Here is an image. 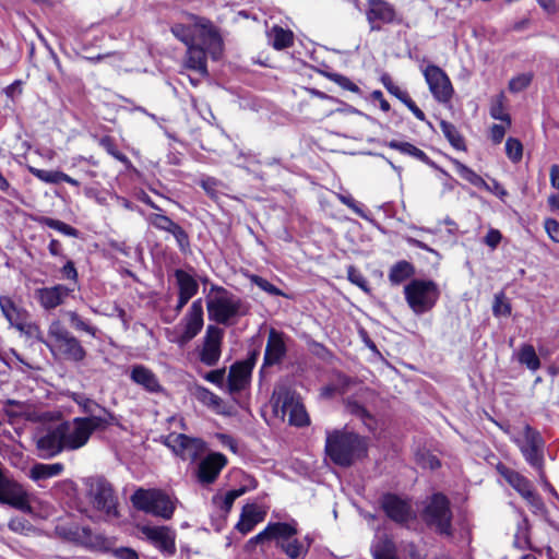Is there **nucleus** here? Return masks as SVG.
<instances>
[{
	"label": "nucleus",
	"instance_id": "nucleus-1",
	"mask_svg": "<svg viewBox=\"0 0 559 559\" xmlns=\"http://www.w3.org/2000/svg\"><path fill=\"white\" fill-rule=\"evenodd\" d=\"M115 420L110 412L105 416L75 417L58 425L66 451H75L83 448L94 431L106 430Z\"/></svg>",
	"mask_w": 559,
	"mask_h": 559
},
{
	"label": "nucleus",
	"instance_id": "nucleus-2",
	"mask_svg": "<svg viewBox=\"0 0 559 559\" xmlns=\"http://www.w3.org/2000/svg\"><path fill=\"white\" fill-rule=\"evenodd\" d=\"M325 452L336 465L347 467L367 453L365 440L344 430L326 432Z\"/></svg>",
	"mask_w": 559,
	"mask_h": 559
},
{
	"label": "nucleus",
	"instance_id": "nucleus-3",
	"mask_svg": "<svg viewBox=\"0 0 559 559\" xmlns=\"http://www.w3.org/2000/svg\"><path fill=\"white\" fill-rule=\"evenodd\" d=\"M209 319L228 325L249 312V305L222 286L213 285L206 299Z\"/></svg>",
	"mask_w": 559,
	"mask_h": 559
},
{
	"label": "nucleus",
	"instance_id": "nucleus-4",
	"mask_svg": "<svg viewBox=\"0 0 559 559\" xmlns=\"http://www.w3.org/2000/svg\"><path fill=\"white\" fill-rule=\"evenodd\" d=\"M297 528L293 523L275 522L267 526L258 535L250 539V543L259 544L273 540L276 547L285 552L290 559L304 558L309 549V544L305 545L295 536Z\"/></svg>",
	"mask_w": 559,
	"mask_h": 559
},
{
	"label": "nucleus",
	"instance_id": "nucleus-5",
	"mask_svg": "<svg viewBox=\"0 0 559 559\" xmlns=\"http://www.w3.org/2000/svg\"><path fill=\"white\" fill-rule=\"evenodd\" d=\"M136 510L170 520L176 509V501L160 489H136L131 496Z\"/></svg>",
	"mask_w": 559,
	"mask_h": 559
},
{
	"label": "nucleus",
	"instance_id": "nucleus-6",
	"mask_svg": "<svg viewBox=\"0 0 559 559\" xmlns=\"http://www.w3.org/2000/svg\"><path fill=\"white\" fill-rule=\"evenodd\" d=\"M404 295L412 311L419 316L435 307L439 299L440 290L432 281L412 280L405 285Z\"/></svg>",
	"mask_w": 559,
	"mask_h": 559
},
{
	"label": "nucleus",
	"instance_id": "nucleus-7",
	"mask_svg": "<svg viewBox=\"0 0 559 559\" xmlns=\"http://www.w3.org/2000/svg\"><path fill=\"white\" fill-rule=\"evenodd\" d=\"M48 336L52 338L55 348L66 360L81 362L85 359V348L59 320L50 323Z\"/></svg>",
	"mask_w": 559,
	"mask_h": 559
},
{
	"label": "nucleus",
	"instance_id": "nucleus-8",
	"mask_svg": "<svg viewBox=\"0 0 559 559\" xmlns=\"http://www.w3.org/2000/svg\"><path fill=\"white\" fill-rule=\"evenodd\" d=\"M424 522L442 535H452V511L448 498L442 493L432 495L423 511Z\"/></svg>",
	"mask_w": 559,
	"mask_h": 559
},
{
	"label": "nucleus",
	"instance_id": "nucleus-9",
	"mask_svg": "<svg viewBox=\"0 0 559 559\" xmlns=\"http://www.w3.org/2000/svg\"><path fill=\"white\" fill-rule=\"evenodd\" d=\"M513 441L519 447L525 461L532 467L542 472L545 442L540 433L530 425H525L522 433L514 437Z\"/></svg>",
	"mask_w": 559,
	"mask_h": 559
},
{
	"label": "nucleus",
	"instance_id": "nucleus-10",
	"mask_svg": "<svg viewBox=\"0 0 559 559\" xmlns=\"http://www.w3.org/2000/svg\"><path fill=\"white\" fill-rule=\"evenodd\" d=\"M55 532L62 540L87 549H100L105 545V538L102 535L93 533L88 526L74 522L58 524Z\"/></svg>",
	"mask_w": 559,
	"mask_h": 559
},
{
	"label": "nucleus",
	"instance_id": "nucleus-11",
	"mask_svg": "<svg viewBox=\"0 0 559 559\" xmlns=\"http://www.w3.org/2000/svg\"><path fill=\"white\" fill-rule=\"evenodd\" d=\"M87 497L95 509L108 515H118L117 498L112 486L105 478L94 477L86 480Z\"/></svg>",
	"mask_w": 559,
	"mask_h": 559
},
{
	"label": "nucleus",
	"instance_id": "nucleus-12",
	"mask_svg": "<svg viewBox=\"0 0 559 559\" xmlns=\"http://www.w3.org/2000/svg\"><path fill=\"white\" fill-rule=\"evenodd\" d=\"M273 400L275 409L281 411L283 416L288 415L290 425L297 427L308 425V414L294 392L286 388H281L274 392Z\"/></svg>",
	"mask_w": 559,
	"mask_h": 559
},
{
	"label": "nucleus",
	"instance_id": "nucleus-13",
	"mask_svg": "<svg viewBox=\"0 0 559 559\" xmlns=\"http://www.w3.org/2000/svg\"><path fill=\"white\" fill-rule=\"evenodd\" d=\"M174 453L185 461H195L205 450V443L199 438H191L183 433H170L165 440Z\"/></svg>",
	"mask_w": 559,
	"mask_h": 559
},
{
	"label": "nucleus",
	"instance_id": "nucleus-14",
	"mask_svg": "<svg viewBox=\"0 0 559 559\" xmlns=\"http://www.w3.org/2000/svg\"><path fill=\"white\" fill-rule=\"evenodd\" d=\"M423 74L429 86V90L439 103H447L453 95V87L447 73L435 64L427 66Z\"/></svg>",
	"mask_w": 559,
	"mask_h": 559
},
{
	"label": "nucleus",
	"instance_id": "nucleus-15",
	"mask_svg": "<svg viewBox=\"0 0 559 559\" xmlns=\"http://www.w3.org/2000/svg\"><path fill=\"white\" fill-rule=\"evenodd\" d=\"M365 14L371 32H379L382 25L396 21L395 8L385 0H367Z\"/></svg>",
	"mask_w": 559,
	"mask_h": 559
},
{
	"label": "nucleus",
	"instance_id": "nucleus-16",
	"mask_svg": "<svg viewBox=\"0 0 559 559\" xmlns=\"http://www.w3.org/2000/svg\"><path fill=\"white\" fill-rule=\"evenodd\" d=\"M146 539L160 552L170 557L176 554V533L168 526H138Z\"/></svg>",
	"mask_w": 559,
	"mask_h": 559
},
{
	"label": "nucleus",
	"instance_id": "nucleus-17",
	"mask_svg": "<svg viewBox=\"0 0 559 559\" xmlns=\"http://www.w3.org/2000/svg\"><path fill=\"white\" fill-rule=\"evenodd\" d=\"M224 336V331L216 325H209L206 328V332L203 338V345L200 350L199 357L200 360L209 366H215L222 353V341Z\"/></svg>",
	"mask_w": 559,
	"mask_h": 559
},
{
	"label": "nucleus",
	"instance_id": "nucleus-18",
	"mask_svg": "<svg viewBox=\"0 0 559 559\" xmlns=\"http://www.w3.org/2000/svg\"><path fill=\"white\" fill-rule=\"evenodd\" d=\"M185 330L178 342L183 345L194 338L203 328V305L202 299L192 302L183 318Z\"/></svg>",
	"mask_w": 559,
	"mask_h": 559
},
{
	"label": "nucleus",
	"instance_id": "nucleus-19",
	"mask_svg": "<svg viewBox=\"0 0 559 559\" xmlns=\"http://www.w3.org/2000/svg\"><path fill=\"white\" fill-rule=\"evenodd\" d=\"M226 464L227 459L224 454L218 452L210 453L199 463L198 480L203 485L214 483Z\"/></svg>",
	"mask_w": 559,
	"mask_h": 559
},
{
	"label": "nucleus",
	"instance_id": "nucleus-20",
	"mask_svg": "<svg viewBox=\"0 0 559 559\" xmlns=\"http://www.w3.org/2000/svg\"><path fill=\"white\" fill-rule=\"evenodd\" d=\"M146 219L154 228L171 234L181 250H186L189 247L188 233L168 216L154 213L150 214Z\"/></svg>",
	"mask_w": 559,
	"mask_h": 559
},
{
	"label": "nucleus",
	"instance_id": "nucleus-21",
	"mask_svg": "<svg viewBox=\"0 0 559 559\" xmlns=\"http://www.w3.org/2000/svg\"><path fill=\"white\" fill-rule=\"evenodd\" d=\"M36 448L41 459H51L66 450L58 425L37 439Z\"/></svg>",
	"mask_w": 559,
	"mask_h": 559
},
{
	"label": "nucleus",
	"instance_id": "nucleus-22",
	"mask_svg": "<svg viewBox=\"0 0 559 559\" xmlns=\"http://www.w3.org/2000/svg\"><path fill=\"white\" fill-rule=\"evenodd\" d=\"M287 352L284 341V334L274 329H271L267 336V342L264 352L263 367L274 366L280 364L285 357Z\"/></svg>",
	"mask_w": 559,
	"mask_h": 559
},
{
	"label": "nucleus",
	"instance_id": "nucleus-23",
	"mask_svg": "<svg viewBox=\"0 0 559 559\" xmlns=\"http://www.w3.org/2000/svg\"><path fill=\"white\" fill-rule=\"evenodd\" d=\"M381 506L385 514L394 522L405 523L412 518L411 504L396 495H384L381 501Z\"/></svg>",
	"mask_w": 559,
	"mask_h": 559
},
{
	"label": "nucleus",
	"instance_id": "nucleus-24",
	"mask_svg": "<svg viewBox=\"0 0 559 559\" xmlns=\"http://www.w3.org/2000/svg\"><path fill=\"white\" fill-rule=\"evenodd\" d=\"M72 290L66 285L58 284L51 287L37 288L35 297L44 309L51 310L60 306Z\"/></svg>",
	"mask_w": 559,
	"mask_h": 559
},
{
	"label": "nucleus",
	"instance_id": "nucleus-25",
	"mask_svg": "<svg viewBox=\"0 0 559 559\" xmlns=\"http://www.w3.org/2000/svg\"><path fill=\"white\" fill-rule=\"evenodd\" d=\"M203 45L212 59L218 60L223 53V39L213 24L204 20L200 23Z\"/></svg>",
	"mask_w": 559,
	"mask_h": 559
},
{
	"label": "nucleus",
	"instance_id": "nucleus-26",
	"mask_svg": "<svg viewBox=\"0 0 559 559\" xmlns=\"http://www.w3.org/2000/svg\"><path fill=\"white\" fill-rule=\"evenodd\" d=\"M253 369L252 361H238L230 367L228 374V389L239 392L247 385Z\"/></svg>",
	"mask_w": 559,
	"mask_h": 559
},
{
	"label": "nucleus",
	"instance_id": "nucleus-27",
	"mask_svg": "<svg viewBox=\"0 0 559 559\" xmlns=\"http://www.w3.org/2000/svg\"><path fill=\"white\" fill-rule=\"evenodd\" d=\"M0 309L10 325L23 331L26 324L27 312L17 307L8 296H0Z\"/></svg>",
	"mask_w": 559,
	"mask_h": 559
},
{
	"label": "nucleus",
	"instance_id": "nucleus-28",
	"mask_svg": "<svg viewBox=\"0 0 559 559\" xmlns=\"http://www.w3.org/2000/svg\"><path fill=\"white\" fill-rule=\"evenodd\" d=\"M130 378L136 384L143 386L150 393H158L162 391V385L157 377L148 368L138 365L131 370Z\"/></svg>",
	"mask_w": 559,
	"mask_h": 559
},
{
	"label": "nucleus",
	"instance_id": "nucleus-29",
	"mask_svg": "<svg viewBox=\"0 0 559 559\" xmlns=\"http://www.w3.org/2000/svg\"><path fill=\"white\" fill-rule=\"evenodd\" d=\"M382 83L384 84V86L389 91V93H391L397 99H400L414 114V116L418 120H420V121L426 120V116H425L424 111L415 104V102L409 97V95L406 91H403L400 86L394 84L389 76H383Z\"/></svg>",
	"mask_w": 559,
	"mask_h": 559
},
{
	"label": "nucleus",
	"instance_id": "nucleus-30",
	"mask_svg": "<svg viewBox=\"0 0 559 559\" xmlns=\"http://www.w3.org/2000/svg\"><path fill=\"white\" fill-rule=\"evenodd\" d=\"M497 471L522 497L533 488L531 481L526 477L503 464H499L497 466Z\"/></svg>",
	"mask_w": 559,
	"mask_h": 559
},
{
	"label": "nucleus",
	"instance_id": "nucleus-31",
	"mask_svg": "<svg viewBox=\"0 0 559 559\" xmlns=\"http://www.w3.org/2000/svg\"><path fill=\"white\" fill-rule=\"evenodd\" d=\"M191 394L209 408L218 414H225L223 400L205 386L195 384L191 388Z\"/></svg>",
	"mask_w": 559,
	"mask_h": 559
},
{
	"label": "nucleus",
	"instance_id": "nucleus-32",
	"mask_svg": "<svg viewBox=\"0 0 559 559\" xmlns=\"http://www.w3.org/2000/svg\"><path fill=\"white\" fill-rule=\"evenodd\" d=\"M186 67L199 72L202 75H207L206 68V52L205 49L198 45L187 46Z\"/></svg>",
	"mask_w": 559,
	"mask_h": 559
},
{
	"label": "nucleus",
	"instance_id": "nucleus-33",
	"mask_svg": "<svg viewBox=\"0 0 559 559\" xmlns=\"http://www.w3.org/2000/svg\"><path fill=\"white\" fill-rule=\"evenodd\" d=\"M262 520V513L259 511L257 506L247 504L242 509L240 520L237 523L236 528L242 534H247Z\"/></svg>",
	"mask_w": 559,
	"mask_h": 559
},
{
	"label": "nucleus",
	"instance_id": "nucleus-34",
	"mask_svg": "<svg viewBox=\"0 0 559 559\" xmlns=\"http://www.w3.org/2000/svg\"><path fill=\"white\" fill-rule=\"evenodd\" d=\"M178 285V295L191 299L198 294L199 284L195 278L183 270H176L174 273Z\"/></svg>",
	"mask_w": 559,
	"mask_h": 559
},
{
	"label": "nucleus",
	"instance_id": "nucleus-35",
	"mask_svg": "<svg viewBox=\"0 0 559 559\" xmlns=\"http://www.w3.org/2000/svg\"><path fill=\"white\" fill-rule=\"evenodd\" d=\"M267 39L273 48L282 50L293 45L294 34L289 29L275 25L267 32Z\"/></svg>",
	"mask_w": 559,
	"mask_h": 559
},
{
	"label": "nucleus",
	"instance_id": "nucleus-36",
	"mask_svg": "<svg viewBox=\"0 0 559 559\" xmlns=\"http://www.w3.org/2000/svg\"><path fill=\"white\" fill-rule=\"evenodd\" d=\"M390 148L396 150L402 154L409 155L425 164L433 165L428 155L420 148L416 147L409 142H402L397 140H392L386 144Z\"/></svg>",
	"mask_w": 559,
	"mask_h": 559
},
{
	"label": "nucleus",
	"instance_id": "nucleus-37",
	"mask_svg": "<svg viewBox=\"0 0 559 559\" xmlns=\"http://www.w3.org/2000/svg\"><path fill=\"white\" fill-rule=\"evenodd\" d=\"M63 468L64 466L61 463H37L31 468L29 477L35 481H38L40 479H48L50 477L60 475L63 472Z\"/></svg>",
	"mask_w": 559,
	"mask_h": 559
},
{
	"label": "nucleus",
	"instance_id": "nucleus-38",
	"mask_svg": "<svg viewBox=\"0 0 559 559\" xmlns=\"http://www.w3.org/2000/svg\"><path fill=\"white\" fill-rule=\"evenodd\" d=\"M415 273V267L412 263L403 260L395 263L389 273V280L393 285H399L412 277Z\"/></svg>",
	"mask_w": 559,
	"mask_h": 559
},
{
	"label": "nucleus",
	"instance_id": "nucleus-39",
	"mask_svg": "<svg viewBox=\"0 0 559 559\" xmlns=\"http://www.w3.org/2000/svg\"><path fill=\"white\" fill-rule=\"evenodd\" d=\"M72 400L82 408V411L87 414V416H105V412H108L106 408L102 407L95 401L86 397L81 393H73Z\"/></svg>",
	"mask_w": 559,
	"mask_h": 559
},
{
	"label": "nucleus",
	"instance_id": "nucleus-40",
	"mask_svg": "<svg viewBox=\"0 0 559 559\" xmlns=\"http://www.w3.org/2000/svg\"><path fill=\"white\" fill-rule=\"evenodd\" d=\"M440 128L447 140L454 148L459 151L466 150L464 139L454 124L445 120H441Z\"/></svg>",
	"mask_w": 559,
	"mask_h": 559
},
{
	"label": "nucleus",
	"instance_id": "nucleus-41",
	"mask_svg": "<svg viewBox=\"0 0 559 559\" xmlns=\"http://www.w3.org/2000/svg\"><path fill=\"white\" fill-rule=\"evenodd\" d=\"M453 165L456 170V173L466 181L472 183L475 187L486 188L490 190L489 186L486 183V181L477 175L473 169L464 165L463 163L459 162L457 159H453Z\"/></svg>",
	"mask_w": 559,
	"mask_h": 559
},
{
	"label": "nucleus",
	"instance_id": "nucleus-42",
	"mask_svg": "<svg viewBox=\"0 0 559 559\" xmlns=\"http://www.w3.org/2000/svg\"><path fill=\"white\" fill-rule=\"evenodd\" d=\"M64 316L68 318L70 325L80 332H85L88 335L96 337L98 332L97 328L93 326L88 321L84 320L78 312L75 311H66Z\"/></svg>",
	"mask_w": 559,
	"mask_h": 559
},
{
	"label": "nucleus",
	"instance_id": "nucleus-43",
	"mask_svg": "<svg viewBox=\"0 0 559 559\" xmlns=\"http://www.w3.org/2000/svg\"><path fill=\"white\" fill-rule=\"evenodd\" d=\"M374 559H392L396 558V549L394 543L388 537L380 538L372 547Z\"/></svg>",
	"mask_w": 559,
	"mask_h": 559
},
{
	"label": "nucleus",
	"instance_id": "nucleus-44",
	"mask_svg": "<svg viewBox=\"0 0 559 559\" xmlns=\"http://www.w3.org/2000/svg\"><path fill=\"white\" fill-rule=\"evenodd\" d=\"M345 406L348 413L360 418L369 429L373 428L374 420L361 404H359L357 401L353 399H347L345 402Z\"/></svg>",
	"mask_w": 559,
	"mask_h": 559
},
{
	"label": "nucleus",
	"instance_id": "nucleus-45",
	"mask_svg": "<svg viewBox=\"0 0 559 559\" xmlns=\"http://www.w3.org/2000/svg\"><path fill=\"white\" fill-rule=\"evenodd\" d=\"M519 361L533 371H536L540 367V360L532 345H523L521 347Z\"/></svg>",
	"mask_w": 559,
	"mask_h": 559
},
{
	"label": "nucleus",
	"instance_id": "nucleus-46",
	"mask_svg": "<svg viewBox=\"0 0 559 559\" xmlns=\"http://www.w3.org/2000/svg\"><path fill=\"white\" fill-rule=\"evenodd\" d=\"M40 223L44 224L45 226L49 227V228H52V229H56L58 231H60L61 234L66 235V236H70V237H78L79 236V230L68 224H66L64 222H61L59 219H55V218H51V217H43L40 219Z\"/></svg>",
	"mask_w": 559,
	"mask_h": 559
},
{
	"label": "nucleus",
	"instance_id": "nucleus-47",
	"mask_svg": "<svg viewBox=\"0 0 559 559\" xmlns=\"http://www.w3.org/2000/svg\"><path fill=\"white\" fill-rule=\"evenodd\" d=\"M245 491V488L229 490L224 497H214L213 502L227 513L230 511L235 500L242 496Z\"/></svg>",
	"mask_w": 559,
	"mask_h": 559
},
{
	"label": "nucleus",
	"instance_id": "nucleus-48",
	"mask_svg": "<svg viewBox=\"0 0 559 559\" xmlns=\"http://www.w3.org/2000/svg\"><path fill=\"white\" fill-rule=\"evenodd\" d=\"M506 154L513 163H519L523 156L522 143L515 138H508L506 141Z\"/></svg>",
	"mask_w": 559,
	"mask_h": 559
},
{
	"label": "nucleus",
	"instance_id": "nucleus-49",
	"mask_svg": "<svg viewBox=\"0 0 559 559\" xmlns=\"http://www.w3.org/2000/svg\"><path fill=\"white\" fill-rule=\"evenodd\" d=\"M98 143H99V145L104 150H106V152L109 155H111L117 160H120V162H127L128 160V157L123 153L118 151V148H117V146L115 144V141H114V139L111 136L105 135V136L99 139Z\"/></svg>",
	"mask_w": 559,
	"mask_h": 559
},
{
	"label": "nucleus",
	"instance_id": "nucleus-50",
	"mask_svg": "<svg viewBox=\"0 0 559 559\" xmlns=\"http://www.w3.org/2000/svg\"><path fill=\"white\" fill-rule=\"evenodd\" d=\"M490 116L496 120L504 121L508 124L511 123V118L509 114L504 112L503 95L498 96L496 100L491 104Z\"/></svg>",
	"mask_w": 559,
	"mask_h": 559
},
{
	"label": "nucleus",
	"instance_id": "nucleus-51",
	"mask_svg": "<svg viewBox=\"0 0 559 559\" xmlns=\"http://www.w3.org/2000/svg\"><path fill=\"white\" fill-rule=\"evenodd\" d=\"M28 171L36 178L46 183H59L60 171L38 169L33 166H28Z\"/></svg>",
	"mask_w": 559,
	"mask_h": 559
},
{
	"label": "nucleus",
	"instance_id": "nucleus-52",
	"mask_svg": "<svg viewBox=\"0 0 559 559\" xmlns=\"http://www.w3.org/2000/svg\"><path fill=\"white\" fill-rule=\"evenodd\" d=\"M251 283L257 285L260 289L267 293L271 296H281L283 295L282 290L270 283L267 280L259 276V275H250L249 276Z\"/></svg>",
	"mask_w": 559,
	"mask_h": 559
},
{
	"label": "nucleus",
	"instance_id": "nucleus-53",
	"mask_svg": "<svg viewBox=\"0 0 559 559\" xmlns=\"http://www.w3.org/2000/svg\"><path fill=\"white\" fill-rule=\"evenodd\" d=\"M416 462L424 468L436 469L440 467L438 457L427 451L417 452Z\"/></svg>",
	"mask_w": 559,
	"mask_h": 559
},
{
	"label": "nucleus",
	"instance_id": "nucleus-54",
	"mask_svg": "<svg viewBox=\"0 0 559 559\" xmlns=\"http://www.w3.org/2000/svg\"><path fill=\"white\" fill-rule=\"evenodd\" d=\"M532 74L522 73L512 78L509 82V90L512 93H519L525 90L532 82Z\"/></svg>",
	"mask_w": 559,
	"mask_h": 559
},
{
	"label": "nucleus",
	"instance_id": "nucleus-55",
	"mask_svg": "<svg viewBox=\"0 0 559 559\" xmlns=\"http://www.w3.org/2000/svg\"><path fill=\"white\" fill-rule=\"evenodd\" d=\"M492 312L496 317H508L511 313V306L508 301L504 299V295L497 294L495 296L493 305H492Z\"/></svg>",
	"mask_w": 559,
	"mask_h": 559
},
{
	"label": "nucleus",
	"instance_id": "nucleus-56",
	"mask_svg": "<svg viewBox=\"0 0 559 559\" xmlns=\"http://www.w3.org/2000/svg\"><path fill=\"white\" fill-rule=\"evenodd\" d=\"M347 278L350 283L357 285L364 292H369L368 281L355 266L350 265L347 269Z\"/></svg>",
	"mask_w": 559,
	"mask_h": 559
},
{
	"label": "nucleus",
	"instance_id": "nucleus-57",
	"mask_svg": "<svg viewBox=\"0 0 559 559\" xmlns=\"http://www.w3.org/2000/svg\"><path fill=\"white\" fill-rule=\"evenodd\" d=\"M9 528L19 534H25L32 530V524L24 518L16 516L10 520Z\"/></svg>",
	"mask_w": 559,
	"mask_h": 559
},
{
	"label": "nucleus",
	"instance_id": "nucleus-58",
	"mask_svg": "<svg viewBox=\"0 0 559 559\" xmlns=\"http://www.w3.org/2000/svg\"><path fill=\"white\" fill-rule=\"evenodd\" d=\"M329 78L331 81L335 82L337 85H340L344 90H347V91H350L354 93L359 92V87L354 82H352L348 78H346L342 74L332 73V74H329Z\"/></svg>",
	"mask_w": 559,
	"mask_h": 559
},
{
	"label": "nucleus",
	"instance_id": "nucleus-59",
	"mask_svg": "<svg viewBox=\"0 0 559 559\" xmlns=\"http://www.w3.org/2000/svg\"><path fill=\"white\" fill-rule=\"evenodd\" d=\"M352 382V378L340 372L334 374V379L332 381L338 394H344L348 390Z\"/></svg>",
	"mask_w": 559,
	"mask_h": 559
},
{
	"label": "nucleus",
	"instance_id": "nucleus-60",
	"mask_svg": "<svg viewBox=\"0 0 559 559\" xmlns=\"http://www.w3.org/2000/svg\"><path fill=\"white\" fill-rule=\"evenodd\" d=\"M338 200L353 210L358 216L366 218V214L361 206L349 194H337Z\"/></svg>",
	"mask_w": 559,
	"mask_h": 559
},
{
	"label": "nucleus",
	"instance_id": "nucleus-61",
	"mask_svg": "<svg viewBox=\"0 0 559 559\" xmlns=\"http://www.w3.org/2000/svg\"><path fill=\"white\" fill-rule=\"evenodd\" d=\"M544 226L550 239L559 243V222L554 218H547Z\"/></svg>",
	"mask_w": 559,
	"mask_h": 559
},
{
	"label": "nucleus",
	"instance_id": "nucleus-62",
	"mask_svg": "<svg viewBox=\"0 0 559 559\" xmlns=\"http://www.w3.org/2000/svg\"><path fill=\"white\" fill-rule=\"evenodd\" d=\"M62 277L66 280H69L73 282L74 284L78 283V271L74 266V263L72 261H67V263L61 269Z\"/></svg>",
	"mask_w": 559,
	"mask_h": 559
},
{
	"label": "nucleus",
	"instance_id": "nucleus-63",
	"mask_svg": "<svg viewBox=\"0 0 559 559\" xmlns=\"http://www.w3.org/2000/svg\"><path fill=\"white\" fill-rule=\"evenodd\" d=\"M523 498L536 511H539L544 508V503L540 497L533 490V488L530 491H527L526 495L523 496Z\"/></svg>",
	"mask_w": 559,
	"mask_h": 559
},
{
	"label": "nucleus",
	"instance_id": "nucleus-64",
	"mask_svg": "<svg viewBox=\"0 0 559 559\" xmlns=\"http://www.w3.org/2000/svg\"><path fill=\"white\" fill-rule=\"evenodd\" d=\"M114 555L117 559H139L138 552L128 547H120L114 550Z\"/></svg>",
	"mask_w": 559,
	"mask_h": 559
}]
</instances>
